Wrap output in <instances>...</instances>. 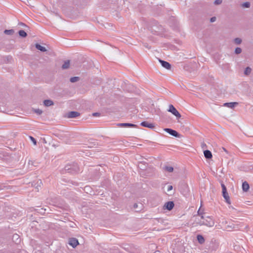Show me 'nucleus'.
Listing matches in <instances>:
<instances>
[{
  "label": "nucleus",
  "mask_w": 253,
  "mask_h": 253,
  "mask_svg": "<svg viewBox=\"0 0 253 253\" xmlns=\"http://www.w3.org/2000/svg\"><path fill=\"white\" fill-rule=\"evenodd\" d=\"M65 170L71 174H76L80 171V169L77 163H73L68 164L65 167Z\"/></svg>",
  "instance_id": "f257e3e1"
},
{
  "label": "nucleus",
  "mask_w": 253,
  "mask_h": 253,
  "mask_svg": "<svg viewBox=\"0 0 253 253\" xmlns=\"http://www.w3.org/2000/svg\"><path fill=\"white\" fill-rule=\"evenodd\" d=\"M203 225H205L208 227H213L214 225V221L213 219L209 216H205V218L203 219Z\"/></svg>",
  "instance_id": "f03ea898"
},
{
  "label": "nucleus",
  "mask_w": 253,
  "mask_h": 253,
  "mask_svg": "<svg viewBox=\"0 0 253 253\" xmlns=\"http://www.w3.org/2000/svg\"><path fill=\"white\" fill-rule=\"evenodd\" d=\"M168 111L169 112L172 113L174 116H175L177 119H179L181 117L180 114L176 109V108L171 104L169 105V108L168 110Z\"/></svg>",
  "instance_id": "7ed1b4c3"
},
{
  "label": "nucleus",
  "mask_w": 253,
  "mask_h": 253,
  "mask_svg": "<svg viewBox=\"0 0 253 253\" xmlns=\"http://www.w3.org/2000/svg\"><path fill=\"white\" fill-rule=\"evenodd\" d=\"M80 115V113L77 111H70L67 113L64 117L67 118H76Z\"/></svg>",
  "instance_id": "20e7f679"
},
{
  "label": "nucleus",
  "mask_w": 253,
  "mask_h": 253,
  "mask_svg": "<svg viewBox=\"0 0 253 253\" xmlns=\"http://www.w3.org/2000/svg\"><path fill=\"white\" fill-rule=\"evenodd\" d=\"M164 130L171 136L175 137H179L180 134L176 130L169 128H166Z\"/></svg>",
  "instance_id": "39448f33"
},
{
  "label": "nucleus",
  "mask_w": 253,
  "mask_h": 253,
  "mask_svg": "<svg viewBox=\"0 0 253 253\" xmlns=\"http://www.w3.org/2000/svg\"><path fill=\"white\" fill-rule=\"evenodd\" d=\"M79 244V241L76 238H71L69 239V244L73 248H76Z\"/></svg>",
  "instance_id": "423d86ee"
},
{
  "label": "nucleus",
  "mask_w": 253,
  "mask_h": 253,
  "mask_svg": "<svg viewBox=\"0 0 253 253\" xmlns=\"http://www.w3.org/2000/svg\"><path fill=\"white\" fill-rule=\"evenodd\" d=\"M159 61L161 63L162 66L168 70H169L171 68V65L168 62L163 60L161 59H159Z\"/></svg>",
  "instance_id": "0eeeda50"
},
{
  "label": "nucleus",
  "mask_w": 253,
  "mask_h": 253,
  "mask_svg": "<svg viewBox=\"0 0 253 253\" xmlns=\"http://www.w3.org/2000/svg\"><path fill=\"white\" fill-rule=\"evenodd\" d=\"M174 206V204L173 201H169L165 203L164 208L168 211H170L173 208Z\"/></svg>",
  "instance_id": "6e6552de"
},
{
  "label": "nucleus",
  "mask_w": 253,
  "mask_h": 253,
  "mask_svg": "<svg viewBox=\"0 0 253 253\" xmlns=\"http://www.w3.org/2000/svg\"><path fill=\"white\" fill-rule=\"evenodd\" d=\"M117 126L120 127H136L137 126L135 124L126 123H119L117 124Z\"/></svg>",
  "instance_id": "1a4fd4ad"
},
{
  "label": "nucleus",
  "mask_w": 253,
  "mask_h": 253,
  "mask_svg": "<svg viewBox=\"0 0 253 253\" xmlns=\"http://www.w3.org/2000/svg\"><path fill=\"white\" fill-rule=\"evenodd\" d=\"M140 125L144 127H148L149 128H154L155 127V126L153 124L149 123L147 121L141 122Z\"/></svg>",
  "instance_id": "9d476101"
},
{
  "label": "nucleus",
  "mask_w": 253,
  "mask_h": 253,
  "mask_svg": "<svg viewBox=\"0 0 253 253\" xmlns=\"http://www.w3.org/2000/svg\"><path fill=\"white\" fill-rule=\"evenodd\" d=\"M238 104V102H226L223 104V106L230 108H234Z\"/></svg>",
  "instance_id": "9b49d317"
},
{
  "label": "nucleus",
  "mask_w": 253,
  "mask_h": 253,
  "mask_svg": "<svg viewBox=\"0 0 253 253\" xmlns=\"http://www.w3.org/2000/svg\"><path fill=\"white\" fill-rule=\"evenodd\" d=\"M204 154L205 157L207 159H211L212 157V153L209 150H205L204 151Z\"/></svg>",
  "instance_id": "f8f14e48"
},
{
  "label": "nucleus",
  "mask_w": 253,
  "mask_h": 253,
  "mask_svg": "<svg viewBox=\"0 0 253 253\" xmlns=\"http://www.w3.org/2000/svg\"><path fill=\"white\" fill-rule=\"evenodd\" d=\"M222 196L224 197V198L225 199L226 202L228 204H231L230 197H229L228 192H222Z\"/></svg>",
  "instance_id": "ddd939ff"
},
{
  "label": "nucleus",
  "mask_w": 253,
  "mask_h": 253,
  "mask_svg": "<svg viewBox=\"0 0 253 253\" xmlns=\"http://www.w3.org/2000/svg\"><path fill=\"white\" fill-rule=\"evenodd\" d=\"M250 188V186L247 181H244L242 183V189L244 192H247Z\"/></svg>",
  "instance_id": "4468645a"
},
{
  "label": "nucleus",
  "mask_w": 253,
  "mask_h": 253,
  "mask_svg": "<svg viewBox=\"0 0 253 253\" xmlns=\"http://www.w3.org/2000/svg\"><path fill=\"white\" fill-rule=\"evenodd\" d=\"M197 240L198 243L201 245L203 244L205 242L204 237L200 234H199L197 236Z\"/></svg>",
  "instance_id": "2eb2a0df"
},
{
  "label": "nucleus",
  "mask_w": 253,
  "mask_h": 253,
  "mask_svg": "<svg viewBox=\"0 0 253 253\" xmlns=\"http://www.w3.org/2000/svg\"><path fill=\"white\" fill-rule=\"evenodd\" d=\"M35 47L38 49L40 50L42 52H45L47 50L46 48L43 46H42L39 43H36L35 44Z\"/></svg>",
  "instance_id": "dca6fc26"
},
{
  "label": "nucleus",
  "mask_w": 253,
  "mask_h": 253,
  "mask_svg": "<svg viewBox=\"0 0 253 253\" xmlns=\"http://www.w3.org/2000/svg\"><path fill=\"white\" fill-rule=\"evenodd\" d=\"M43 104L45 106L49 107L54 104L53 101L50 99L44 100L43 101Z\"/></svg>",
  "instance_id": "f3484780"
},
{
  "label": "nucleus",
  "mask_w": 253,
  "mask_h": 253,
  "mask_svg": "<svg viewBox=\"0 0 253 253\" xmlns=\"http://www.w3.org/2000/svg\"><path fill=\"white\" fill-rule=\"evenodd\" d=\"M98 145V143L95 141H91L88 142V148H93V147H96Z\"/></svg>",
  "instance_id": "a211bd4d"
},
{
  "label": "nucleus",
  "mask_w": 253,
  "mask_h": 253,
  "mask_svg": "<svg viewBox=\"0 0 253 253\" xmlns=\"http://www.w3.org/2000/svg\"><path fill=\"white\" fill-rule=\"evenodd\" d=\"M142 207V205L141 204H139V205L137 203H135L133 206V208L136 210V211H140Z\"/></svg>",
  "instance_id": "6ab92c4d"
},
{
  "label": "nucleus",
  "mask_w": 253,
  "mask_h": 253,
  "mask_svg": "<svg viewBox=\"0 0 253 253\" xmlns=\"http://www.w3.org/2000/svg\"><path fill=\"white\" fill-rule=\"evenodd\" d=\"M18 34L20 37L23 38H26L27 36V33L25 31L22 30L18 31Z\"/></svg>",
  "instance_id": "aec40b11"
},
{
  "label": "nucleus",
  "mask_w": 253,
  "mask_h": 253,
  "mask_svg": "<svg viewBox=\"0 0 253 253\" xmlns=\"http://www.w3.org/2000/svg\"><path fill=\"white\" fill-rule=\"evenodd\" d=\"M12 240L13 241L15 242L16 244H18L20 242V239H19V236L17 234L13 235Z\"/></svg>",
  "instance_id": "412c9836"
},
{
  "label": "nucleus",
  "mask_w": 253,
  "mask_h": 253,
  "mask_svg": "<svg viewBox=\"0 0 253 253\" xmlns=\"http://www.w3.org/2000/svg\"><path fill=\"white\" fill-rule=\"evenodd\" d=\"M163 169L167 171H168L169 172H171L173 170V168L172 167L169 166H165L163 168Z\"/></svg>",
  "instance_id": "4be33fe9"
},
{
  "label": "nucleus",
  "mask_w": 253,
  "mask_h": 253,
  "mask_svg": "<svg viewBox=\"0 0 253 253\" xmlns=\"http://www.w3.org/2000/svg\"><path fill=\"white\" fill-rule=\"evenodd\" d=\"M70 66V61L67 60L64 62V64L62 66V68L63 69H66L69 67Z\"/></svg>",
  "instance_id": "5701e85b"
},
{
  "label": "nucleus",
  "mask_w": 253,
  "mask_h": 253,
  "mask_svg": "<svg viewBox=\"0 0 253 253\" xmlns=\"http://www.w3.org/2000/svg\"><path fill=\"white\" fill-rule=\"evenodd\" d=\"M195 221L197 224L201 226L203 225V224L202 223H203V219L201 218V217H200V218L196 217Z\"/></svg>",
  "instance_id": "b1692460"
},
{
  "label": "nucleus",
  "mask_w": 253,
  "mask_h": 253,
  "mask_svg": "<svg viewBox=\"0 0 253 253\" xmlns=\"http://www.w3.org/2000/svg\"><path fill=\"white\" fill-rule=\"evenodd\" d=\"M14 33V31L13 29L10 30H5L4 33L7 35H12Z\"/></svg>",
  "instance_id": "393cba45"
},
{
  "label": "nucleus",
  "mask_w": 253,
  "mask_h": 253,
  "mask_svg": "<svg viewBox=\"0 0 253 253\" xmlns=\"http://www.w3.org/2000/svg\"><path fill=\"white\" fill-rule=\"evenodd\" d=\"M79 80H80V78L79 77H71L70 79V81L71 83H75V82L79 81Z\"/></svg>",
  "instance_id": "a878e982"
},
{
  "label": "nucleus",
  "mask_w": 253,
  "mask_h": 253,
  "mask_svg": "<svg viewBox=\"0 0 253 253\" xmlns=\"http://www.w3.org/2000/svg\"><path fill=\"white\" fill-rule=\"evenodd\" d=\"M241 6L244 8H249L251 6V3L250 2L246 1L245 2H243L241 4Z\"/></svg>",
  "instance_id": "bb28decb"
},
{
  "label": "nucleus",
  "mask_w": 253,
  "mask_h": 253,
  "mask_svg": "<svg viewBox=\"0 0 253 253\" xmlns=\"http://www.w3.org/2000/svg\"><path fill=\"white\" fill-rule=\"evenodd\" d=\"M242 39L239 38H236L234 40V42L235 44L238 45L241 43L242 42Z\"/></svg>",
  "instance_id": "cd10ccee"
},
{
  "label": "nucleus",
  "mask_w": 253,
  "mask_h": 253,
  "mask_svg": "<svg viewBox=\"0 0 253 253\" xmlns=\"http://www.w3.org/2000/svg\"><path fill=\"white\" fill-rule=\"evenodd\" d=\"M251 68H250L249 67H247L245 70L244 74L246 75H248L251 73Z\"/></svg>",
  "instance_id": "c85d7f7f"
},
{
  "label": "nucleus",
  "mask_w": 253,
  "mask_h": 253,
  "mask_svg": "<svg viewBox=\"0 0 253 253\" xmlns=\"http://www.w3.org/2000/svg\"><path fill=\"white\" fill-rule=\"evenodd\" d=\"M204 213L203 212L201 211L200 208L197 211V214L198 215H199L200 217H201V218L204 219L205 216L204 215Z\"/></svg>",
  "instance_id": "c756f323"
},
{
  "label": "nucleus",
  "mask_w": 253,
  "mask_h": 253,
  "mask_svg": "<svg viewBox=\"0 0 253 253\" xmlns=\"http://www.w3.org/2000/svg\"><path fill=\"white\" fill-rule=\"evenodd\" d=\"M221 188H222V192H227L226 187L223 183V182L221 183Z\"/></svg>",
  "instance_id": "7c9ffc66"
},
{
  "label": "nucleus",
  "mask_w": 253,
  "mask_h": 253,
  "mask_svg": "<svg viewBox=\"0 0 253 253\" xmlns=\"http://www.w3.org/2000/svg\"><path fill=\"white\" fill-rule=\"evenodd\" d=\"M242 52V49L240 47H237L235 49V53L236 54H239Z\"/></svg>",
  "instance_id": "2f4dec72"
},
{
  "label": "nucleus",
  "mask_w": 253,
  "mask_h": 253,
  "mask_svg": "<svg viewBox=\"0 0 253 253\" xmlns=\"http://www.w3.org/2000/svg\"><path fill=\"white\" fill-rule=\"evenodd\" d=\"M29 138L35 145H37V140L35 138L31 136H30Z\"/></svg>",
  "instance_id": "473e14b6"
},
{
  "label": "nucleus",
  "mask_w": 253,
  "mask_h": 253,
  "mask_svg": "<svg viewBox=\"0 0 253 253\" xmlns=\"http://www.w3.org/2000/svg\"><path fill=\"white\" fill-rule=\"evenodd\" d=\"M34 112L38 115H41L42 113V111L39 109H35Z\"/></svg>",
  "instance_id": "72a5a7b5"
},
{
  "label": "nucleus",
  "mask_w": 253,
  "mask_h": 253,
  "mask_svg": "<svg viewBox=\"0 0 253 253\" xmlns=\"http://www.w3.org/2000/svg\"><path fill=\"white\" fill-rule=\"evenodd\" d=\"M222 2V0H215L213 2V3L215 5H219Z\"/></svg>",
  "instance_id": "f704fd0d"
},
{
  "label": "nucleus",
  "mask_w": 253,
  "mask_h": 253,
  "mask_svg": "<svg viewBox=\"0 0 253 253\" xmlns=\"http://www.w3.org/2000/svg\"><path fill=\"white\" fill-rule=\"evenodd\" d=\"M37 186L36 187V188H37V189L38 190L39 188H38V187H41V185L42 184V181L41 179H39L38 181H37Z\"/></svg>",
  "instance_id": "c9c22d12"
},
{
  "label": "nucleus",
  "mask_w": 253,
  "mask_h": 253,
  "mask_svg": "<svg viewBox=\"0 0 253 253\" xmlns=\"http://www.w3.org/2000/svg\"><path fill=\"white\" fill-rule=\"evenodd\" d=\"M216 18L214 16L210 18V22L212 23L215 21Z\"/></svg>",
  "instance_id": "e433bc0d"
},
{
  "label": "nucleus",
  "mask_w": 253,
  "mask_h": 253,
  "mask_svg": "<svg viewBox=\"0 0 253 253\" xmlns=\"http://www.w3.org/2000/svg\"><path fill=\"white\" fill-rule=\"evenodd\" d=\"M19 25L24 27H28V26L23 22L19 23Z\"/></svg>",
  "instance_id": "4c0bfd02"
},
{
  "label": "nucleus",
  "mask_w": 253,
  "mask_h": 253,
  "mask_svg": "<svg viewBox=\"0 0 253 253\" xmlns=\"http://www.w3.org/2000/svg\"><path fill=\"white\" fill-rule=\"evenodd\" d=\"M173 188V187L172 185H169L168 186V189H167V191L169 192L170 190H171Z\"/></svg>",
  "instance_id": "58836bf2"
},
{
  "label": "nucleus",
  "mask_w": 253,
  "mask_h": 253,
  "mask_svg": "<svg viewBox=\"0 0 253 253\" xmlns=\"http://www.w3.org/2000/svg\"><path fill=\"white\" fill-rule=\"evenodd\" d=\"M92 115L93 116H95V117L99 116H100V113H97V112L94 113H93Z\"/></svg>",
  "instance_id": "ea45409f"
},
{
  "label": "nucleus",
  "mask_w": 253,
  "mask_h": 253,
  "mask_svg": "<svg viewBox=\"0 0 253 253\" xmlns=\"http://www.w3.org/2000/svg\"><path fill=\"white\" fill-rule=\"evenodd\" d=\"M201 147L203 149H205V148L207 147V145L205 143H203L202 144Z\"/></svg>",
  "instance_id": "a19ab883"
},
{
  "label": "nucleus",
  "mask_w": 253,
  "mask_h": 253,
  "mask_svg": "<svg viewBox=\"0 0 253 253\" xmlns=\"http://www.w3.org/2000/svg\"><path fill=\"white\" fill-rule=\"evenodd\" d=\"M156 220H157L158 222L162 223L163 221V220L161 218H156Z\"/></svg>",
  "instance_id": "79ce46f5"
},
{
  "label": "nucleus",
  "mask_w": 253,
  "mask_h": 253,
  "mask_svg": "<svg viewBox=\"0 0 253 253\" xmlns=\"http://www.w3.org/2000/svg\"><path fill=\"white\" fill-rule=\"evenodd\" d=\"M222 149L225 151V152H227V150H226L225 148L222 147Z\"/></svg>",
  "instance_id": "37998d69"
},
{
  "label": "nucleus",
  "mask_w": 253,
  "mask_h": 253,
  "mask_svg": "<svg viewBox=\"0 0 253 253\" xmlns=\"http://www.w3.org/2000/svg\"><path fill=\"white\" fill-rule=\"evenodd\" d=\"M155 253H160V252L159 251H156L155 252Z\"/></svg>",
  "instance_id": "c03bdc74"
},
{
  "label": "nucleus",
  "mask_w": 253,
  "mask_h": 253,
  "mask_svg": "<svg viewBox=\"0 0 253 253\" xmlns=\"http://www.w3.org/2000/svg\"><path fill=\"white\" fill-rule=\"evenodd\" d=\"M229 208H231V209H235L233 207H230Z\"/></svg>",
  "instance_id": "a18cd8bd"
}]
</instances>
